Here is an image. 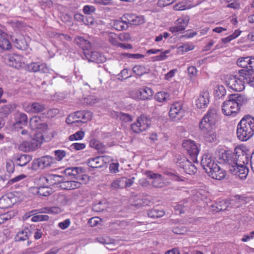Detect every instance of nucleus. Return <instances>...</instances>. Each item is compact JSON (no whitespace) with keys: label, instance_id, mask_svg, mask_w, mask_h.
<instances>
[{"label":"nucleus","instance_id":"nucleus-1","mask_svg":"<svg viewBox=\"0 0 254 254\" xmlns=\"http://www.w3.org/2000/svg\"><path fill=\"white\" fill-rule=\"evenodd\" d=\"M216 114L215 110H209L199 123V128L202 132L204 140L207 142H215L217 140L215 131Z\"/></svg>","mask_w":254,"mask_h":254},{"label":"nucleus","instance_id":"nucleus-2","mask_svg":"<svg viewBox=\"0 0 254 254\" xmlns=\"http://www.w3.org/2000/svg\"><path fill=\"white\" fill-rule=\"evenodd\" d=\"M201 165L207 174L213 179L221 180L225 177V171L221 168L210 154L202 156Z\"/></svg>","mask_w":254,"mask_h":254},{"label":"nucleus","instance_id":"nucleus-3","mask_svg":"<svg viewBox=\"0 0 254 254\" xmlns=\"http://www.w3.org/2000/svg\"><path fill=\"white\" fill-rule=\"evenodd\" d=\"M228 98L222 106V112L226 116L237 113L241 107L246 104L248 101L246 96L241 94H230Z\"/></svg>","mask_w":254,"mask_h":254},{"label":"nucleus","instance_id":"nucleus-4","mask_svg":"<svg viewBox=\"0 0 254 254\" xmlns=\"http://www.w3.org/2000/svg\"><path fill=\"white\" fill-rule=\"evenodd\" d=\"M251 155H248L241 148L236 147L234 153H230L229 151H225L219 155V160L226 164H239L245 165L248 164L250 160Z\"/></svg>","mask_w":254,"mask_h":254},{"label":"nucleus","instance_id":"nucleus-5","mask_svg":"<svg viewBox=\"0 0 254 254\" xmlns=\"http://www.w3.org/2000/svg\"><path fill=\"white\" fill-rule=\"evenodd\" d=\"M47 128L48 125L44 120L34 128L39 130V132L35 133L31 141L28 143L29 149L34 150L40 147L44 141H48L54 137V132H51L50 136H45L44 133Z\"/></svg>","mask_w":254,"mask_h":254},{"label":"nucleus","instance_id":"nucleus-6","mask_svg":"<svg viewBox=\"0 0 254 254\" xmlns=\"http://www.w3.org/2000/svg\"><path fill=\"white\" fill-rule=\"evenodd\" d=\"M239 75H227L225 78L226 85L234 91L240 92L243 91L245 87L244 78L242 76L241 73Z\"/></svg>","mask_w":254,"mask_h":254},{"label":"nucleus","instance_id":"nucleus-7","mask_svg":"<svg viewBox=\"0 0 254 254\" xmlns=\"http://www.w3.org/2000/svg\"><path fill=\"white\" fill-rule=\"evenodd\" d=\"M54 157L46 155L39 158L34 159L32 162L31 168L33 170L39 169H44L46 167L52 166L54 163Z\"/></svg>","mask_w":254,"mask_h":254},{"label":"nucleus","instance_id":"nucleus-8","mask_svg":"<svg viewBox=\"0 0 254 254\" xmlns=\"http://www.w3.org/2000/svg\"><path fill=\"white\" fill-rule=\"evenodd\" d=\"M185 111L181 103L177 102L172 105L169 111V117L172 121H179L183 117Z\"/></svg>","mask_w":254,"mask_h":254},{"label":"nucleus","instance_id":"nucleus-9","mask_svg":"<svg viewBox=\"0 0 254 254\" xmlns=\"http://www.w3.org/2000/svg\"><path fill=\"white\" fill-rule=\"evenodd\" d=\"M182 146L187 151V153L190 156L193 162L196 160L199 149L194 141L185 140L183 142Z\"/></svg>","mask_w":254,"mask_h":254},{"label":"nucleus","instance_id":"nucleus-10","mask_svg":"<svg viewBox=\"0 0 254 254\" xmlns=\"http://www.w3.org/2000/svg\"><path fill=\"white\" fill-rule=\"evenodd\" d=\"M234 164V165L227 164L229 171L233 175L239 176L241 179L246 178L249 172L248 168L245 165Z\"/></svg>","mask_w":254,"mask_h":254},{"label":"nucleus","instance_id":"nucleus-11","mask_svg":"<svg viewBox=\"0 0 254 254\" xmlns=\"http://www.w3.org/2000/svg\"><path fill=\"white\" fill-rule=\"evenodd\" d=\"M83 55L89 62L102 63L106 61L105 57L97 51H90L89 49L85 51Z\"/></svg>","mask_w":254,"mask_h":254},{"label":"nucleus","instance_id":"nucleus-12","mask_svg":"<svg viewBox=\"0 0 254 254\" xmlns=\"http://www.w3.org/2000/svg\"><path fill=\"white\" fill-rule=\"evenodd\" d=\"M148 127L149 124L147 123V119L142 116L138 118L136 122L131 125V129L135 133L142 132Z\"/></svg>","mask_w":254,"mask_h":254},{"label":"nucleus","instance_id":"nucleus-13","mask_svg":"<svg viewBox=\"0 0 254 254\" xmlns=\"http://www.w3.org/2000/svg\"><path fill=\"white\" fill-rule=\"evenodd\" d=\"M6 60L8 64L16 68L22 67L24 64L23 57L16 54L8 56Z\"/></svg>","mask_w":254,"mask_h":254},{"label":"nucleus","instance_id":"nucleus-14","mask_svg":"<svg viewBox=\"0 0 254 254\" xmlns=\"http://www.w3.org/2000/svg\"><path fill=\"white\" fill-rule=\"evenodd\" d=\"M30 38L28 36L19 35L17 38L13 39L14 46L18 49L26 50L27 49L29 45Z\"/></svg>","mask_w":254,"mask_h":254},{"label":"nucleus","instance_id":"nucleus-15","mask_svg":"<svg viewBox=\"0 0 254 254\" xmlns=\"http://www.w3.org/2000/svg\"><path fill=\"white\" fill-rule=\"evenodd\" d=\"M244 128L248 130L250 133H252V135L254 134V117L251 115H247L245 116L240 121Z\"/></svg>","mask_w":254,"mask_h":254},{"label":"nucleus","instance_id":"nucleus-16","mask_svg":"<svg viewBox=\"0 0 254 254\" xmlns=\"http://www.w3.org/2000/svg\"><path fill=\"white\" fill-rule=\"evenodd\" d=\"M123 19H125L127 25H138L144 23L143 18L137 16L134 14L126 13L123 16Z\"/></svg>","mask_w":254,"mask_h":254},{"label":"nucleus","instance_id":"nucleus-17","mask_svg":"<svg viewBox=\"0 0 254 254\" xmlns=\"http://www.w3.org/2000/svg\"><path fill=\"white\" fill-rule=\"evenodd\" d=\"M77 123H85L92 118V113L89 111L81 110L73 113Z\"/></svg>","mask_w":254,"mask_h":254},{"label":"nucleus","instance_id":"nucleus-18","mask_svg":"<svg viewBox=\"0 0 254 254\" xmlns=\"http://www.w3.org/2000/svg\"><path fill=\"white\" fill-rule=\"evenodd\" d=\"M237 135L238 139L243 141L249 140L253 136L252 133H249V131L240 123L237 125Z\"/></svg>","mask_w":254,"mask_h":254},{"label":"nucleus","instance_id":"nucleus-19","mask_svg":"<svg viewBox=\"0 0 254 254\" xmlns=\"http://www.w3.org/2000/svg\"><path fill=\"white\" fill-rule=\"evenodd\" d=\"M196 106L198 108H205L209 103V95L207 91L202 92L200 93L198 98L196 100Z\"/></svg>","mask_w":254,"mask_h":254},{"label":"nucleus","instance_id":"nucleus-20","mask_svg":"<svg viewBox=\"0 0 254 254\" xmlns=\"http://www.w3.org/2000/svg\"><path fill=\"white\" fill-rule=\"evenodd\" d=\"M12 194L7 193L2 196L0 198V208L6 209L13 206L15 202V199H13Z\"/></svg>","mask_w":254,"mask_h":254},{"label":"nucleus","instance_id":"nucleus-21","mask_svg":"<svg viewBox=\"0 0 254 254\" xmlns=\"http://www.w3.org/2000/svg\"><path fill=\"white\" fill-rule=\"evenodd\" d=\"M24 108L26 112L35 114L42 112L46 109L45 105L38 102L29 104L25 106Z\"/></svg>","mask_w":254,"mask_h":254},{"label":"nucleus","instance_id":"nucleus-22","mask_svg":"<svg viewBox=\"0 0 254 254\" xmlns=\"http://www.w3.org/2000/svg\"><path fill=\"white\" fill-rule=\"evenodd\" d=\"M104 157L105 156H98L89 158L86 162L87 164L90 168L92 169L101 168L105 164Z\"/></svg>","mask_w":254,"mask_h":254},{"label":"nucleus","instance_id":"nucleus-23","mask_svg":"<svg viewBox=\"0 0 254 254\" xmlns=\"http://www.w3.org/2000/svg\"><path fill=\"white\" fill-rule=\"evenodd\" d=\"M40 180L44 183L46 182L48 184L58 185L61 183L63 182L64 178L62 176L58 175H53L48 177H43L40 178Z\"/></svg>","mask_w":254,"mask_h":254},{"label":"nucleus","instance_id":"nucleus-24","mask_svg":"<svg viewBox=\"0 0 254 254\" xmlns=\"http://www.w3.org/2000/svg\"><path fill=\"white\" fill-rule=\"evenodd\" d=\"M244 78L245 82L251 86H254V70H248L247 69H242L239 71Z\"/></svg>","mask_w":254,"mask_h":254},{"label":"nucleus","instance_id":"nucleus-25","mask_svg":"<svg viewBox=\"0 0 254 254\" xmlns=\"http://www.w3.org/2000/svg\"><path fill=\"white\" fill-rule=\"evenodd\" d=\"M180 167L182 168L185 172L190 175L194 174L196 171V167L192 164L188 159L180 163Z\"/></svg>","mask_w":254,"mask_h":254},{"label":"nucleus","instance_id":"nucleus-26","mask_svg":"<svg viewBox=\"0 0 254 254\" xmlns=\"http://www.w3.org/2000/svg\"><path fill=\"white\" fill-rule=\"evenodd\" d=\"M148 178L152 179V184L155 188H162L164 186L165 183L163 181L161 175L156 173H151L148 174Z\"/></svg>","mask_w":254,"mask_h":254},{"label":"nucleus","instance_id":"nucleus-27","mask_svg":"<svg viewBox=\"0 0 254 254\" xmlns=\"http://www.w3.org/2000/svg\"><path fill=\"white\" fill-rule=\"evenodd\" d=\"M229 201L226 199L219 200L211 205L213 211L219 212L225 210L230 205Z\"/></svg>","mask_w":254,"mask_h":254},{"label":"nucleus","instance_id":"nucleus-28","mask_svg":"<svg viewBox=\"0 0 254 254\" xmlns=\"http://www.w3.org/2000/svg\"><path fill=\"white\" fill-rule=\"evenodd\" d=\"M27 68L29 71L33 72L40 71L43 73H47L48 71V68L44 64L32 63L28 65Z\"/></svg>","mask_w":254,"mask_h":254},{"label":"nucleus","instance_id":"nucleus-29","mask_svg":"<svg viewBox=\"0 0 254 254\" xmlns=\"http://www.w3.org/2000/svg\"><path fill=\"white\" fill-rule=\"evenodd\" d=\"M32 193L41 196H48L53 193L51 188L47 186L40 187L32 189Z\"/></svg>","mask_w":254,"mask_h":254},{"label":"nucleus","instance_id":"nucleus-30","mask_svg":"<svg viewBox=\"0 0 254 254\" xmlns=\"http://www.w3.org/2000/svg\"><path fill=\"white\" fill-rule=\"evenodd\" d=\"M0 48L9 50L11 48V44L7 38V35L3 31H0Z\"/></svg>","mask_w":254,"mask_h":254},{"label":"nucleus","instance_id":"nucleus-31","mask_svg":"<svg viewBox=\"0 0 254 254\" xmlns=\"http://www.w3.org/2000/svg\"><path fill=\"white\" fill-rule=\"evenodd\" d=\"M75 43L83 51V54L85 51L89 50L91 48V44L90 42L85 39L82 37H77L74 39Z\"/></svg>","mask_w":254,"mask_h":254},{"label":"nucleus","instance_id":"nucleus-32","mask_svg":"<svg viewBox=\"0 0 254 254\" xmlns=\"http://www.w3.org/2000/svg\"><path fill=\"white\" fill-rule=\"evenodd\" d=\"M112 26L118 31L126 30L128 27V25L127 24L125 19H123V16L121 17V20H114Z\"/></svg>","mask_w":254,"mask_h":254},{"label":"nucleus","instance_id":"nucleus-33","mask_svg":"<svg viewBox=\"0 0 254 254\" xmlns=\"http://www.w3.org/2000/svg\"><path fill=\"white\" fill-rule=\"evenodd\" d=\"M32 232L28 228H25L22 231L17 233L15 237V241L17 242L24 241L29 239L31 235Z\"/></svg>","mask_w":254,"mask_h":254},{"label":"nucleus","instance_id":"nucleus-34","mask_svg":"<svg viewBox=\"0 0 254 254\" xmlns=\"http://www.w3.org/2000/svg\"><path fill=\"white\" fill-rule=\"evenodd\" d=\"M27 116L24 113H20L18 115L16 119V122L14 123L13 127L14 128L19 127L21 128L22 126L26 125L27 123Z\"/></svg>","mask_w":254,"mask_h":254},{"label":"nucleus","instance_id":"nucleus-35","mask_svg":"<svg viewBox=\"0 0 254 254\" xmlns=\"http://www.w3.org/2000/svg\"><path fill=\"white\" fill-rule=\"evenodd\" d=\"M17 165L24 166L28 163L32 159V156L26 154H21L15 157Z\"/></svg>","mask_w":254,"mask_h":254},{"label":"nucleus","instance_id":"nucleus-36","mask_svg":"<svg viewBox=\"0 0 254 254\" xmlns=\"http://www.w3.org/2000/svg\"><path fill=\"white\" fill-rule=\"evenodd\" d=\"M89 145L91 147L96 149L101 153H104L106 152L105 145L98 140L92 139L89 142Z\"/></svg>","mask_w":254,"mask_h":254},{"label":"nucleus","instance_id":"nucleus-37","mask_svg":"<svg viewBox=\"0 0 254 254\" xmlns=\"http://www.w3.org/2000/svg\"><path fill=\"white\" fill-rule=\"evenodd\" d=\"M81 183L75 180H66L64 178V190H74L80 187Z\"/></svg>","mask_w":254,"mask_h":254},{"label":"nucleus","instance_id":"nucleus-38","mask_svg":"<svg viewBox=\"0 0 254 254\" xmlns=\"http://www.w3.org/2000/svg\"><path fill=\"white\" fill-rule=\"evenodd\" d=\"M164 214L165 212L163 210H160L157 208L149 210L147 212L148 217L151 218H160L164 216Z\"/></svg>","mask_w":254,"mask_h":254},{"label":"nucleus","instance_id":"nucleus-39","mask_svg":"<svg viewBox=\"0 0 254 254\" xmlns=\"http://www.w3.org/2000/svg\"><path fill=\"white\" fill-rule=\"evenodd\" d=\"M189 20L187 18H179L176 22V27L179 32L184 30L188 25Z\"/></svg>","mask_w":254,"mask_h":254},{"label":"nucleus","instance_id":"nucleus-40","mask_svg":"<svg viewBox=\"0 0 254 254\" xmlns=\"http://www.w3.org/2000/svg\"><path fill=\"white\" fill-rule=\"evenodd\" d=\"M75 17H82V22L85 25H92L94 23V18L90 15L84 16L80 13H76Z\"/></svg>","mask_w":254,"mask_h":254},{"label":"nucleus","instance_id":"nucleus-41","mask_svg":"<svg viewBox=\"0 0 254 254\" xmlns=\"http://www.w3.org/2000/svg\"><path fill=\"white\" fill-rule=\"evenodd\" d=\"M132 71L138 76L147 73L148 72L144 66L141 65H136L132 68Z\"/></svg>","mask_w":254,"mask_h":254},{"label":"nucleus","instance_id":"nucleus-42","mask_svg":"<svg viewBox=\"0 0 254 254\" xmlns=\"http://www.w3.org/2000/svg\"><path fill=\"white\" fill-rule=\"evenodd\" d=\"M169 94L165 92H159L155 95V99L156 101L159 102L167 101L169 99Z\"/></svg>","mask_w":254,"mask_h":254},{"label":"nucleus","instance_id":"nucleus-43","mask_svg":"<svg viewBox=\"0 0 254 254\" xmlns=\"http://www.w3.org/2000/svg\"><path fill=\"white\" fill-rule=\"evenodd\" d=\"M142 100H147L150 99L153 95V90L149 87L141 88Z\"/></svg>","mask_w":254,"mask_h":254},{"label":"nucleus","instance_id":"nucleus-44","mask_svg":"<svg viewBox=\"0 0 254 254\" xmlns=\"http://www.w3.org/2000/svg\"><path fill=\"white\" fill-rule=\"evenodd\" d=\"M250 57H243L239 59L237 61V64L240 67H242L243 69L249 68V62L250 61Z\"/></svg>","mask_w":254,"mask_h":254},{"label":"nucleus","instance_id":"nucleus-45","mask_svg":"<svg viewBox=\"0 0 254 254\" xmlns=\"http://www.w3.org/2000/svg\"><path fill=\"white\" fill-rule=\"evenodd\" d=\"M43 117L34 116L30 119V125L31 127L34 129L35 127H37L38 125L43 121Z\"/></svg>","mask_w":254,"mask_h":254},{"label":"nucleus","instance_id":"nucleus-46","mask_svg":"<svg viewBox=\"0 0 254 254\" xmlns=\"http://www.w3.org/2000/svg\"><path fill=\"white\" fill-rule=\"evenodd\" d=\"M115 116L125 122H129L132 121L130 115L122 112H115Z\"/></svg>","mask_w":254,"mask_h":254},{"label":"nucleus","instance_id":"nucleus-47","mask_svg":"<svg viewBox=\"0 0 254 254\" xmlns=\"http://www.w3.org/2000/svg\"><path fill=\"white\" fill-rule=\"evenodd\" d=\"M84 136V132L82 130H79L76 132L75 133L70 135L69 137V140L70 141L80 140L82 139Z\"/></svg>","mask_w":254,"mask_h":254},{"label":"nucleus","instance_id":"nucleus-48","mask_svg":"<svg viewBox=\"0 0 254 254\" xmlns=\"http://www.w3.org/2000/svg\"><path fill=\"white\" fill-rule=\"evenodd\" d=\"M49 219V217L47 215H36L35 214L31 218L33 222H39L43 221H47Z\"/></svg>","mask_w":254,"mask_h":254},{"label":"nucleus","instance_id":"nucleus-49","mask_svg":"<svg viewBox=\"0 0 254 254\" xmlns=\"http://www.w3.org/2000/svg\"><path fill=\"white\" fill-rule=\"evenodd\" d=\"M55 157H54V163L56 164L57 161H61L64 158V150H57L54 151Z\"/></svg>","mask_w":254,"mask_h":254},{"label":"nucleus","instance_id":"nucleus-50","mask_svg":"<svg viewBox=\"0 0 254 254\" xmlns=\"http://www.w3.org/2000/svg\"><path fill=\"white\" fill-rule=\"evenodd\" d=\"M226 93V90L223 86H218L216 90L215 95L218 98H221L224 97Z\"/></svg>","mask_w":254,"mask_h":254},{"label":"nucleus","instance_id":"nucleus-51","mask_svg":"<svg viewBox=\"0 0 254 254\" xmlns=\"http://www.w3.org/2000/svg\"><path fill=\"white\" fill-rule=\"evenodd\" d=\"M108 41L110 43L114 46H118L119 43H118L117 40V35L113 32H108Z\"/></svg>","mask_w":254,"mask_h":254},{"label":"nucleus","instance_id":"nucleus-52","mask_svg":"<svg viewBox=\"0 0 254 254\" xmlns=\"http://www.w3.org/2000/svg\"><path fill=\"white\" fill-rule=\"evenodd\" d=\"M194 48V46L193 45L185 44L180 46L178 48V50L179 51H182V53H184L193 50Z\"/></svg>","mask_w":254,"mask_h":254},{"label":"nucleus","instance_id":"nucleus-53","mask_svg":"<svg viewBox=\"0 0 254 254\" xmlns=\"http://www.w3.org/2000/svg\"><path fill=\"white\" fill-rule=\"evenodd\" d=\"M15 165L14 162L11 160H8L6 162V171L9 173H12L14 171Z\"/></svg>","mask_w":254,"mask_h":254},{"label":"nucleus","instance_id":"nucleus-54","mask_svg":"<svg viewBox=\"0 0 254 254\" xmlns=\"http://www.w3.org/2000/svg\"><path fill=\"white\" fill-rule=\"evenodd\" d=\"M44 209L46 210V212L54 214H59L62 211L60 207L57 206L52 207H45Z\"/></svg>","mask_w":254,"mask_h":254},{"label":"nucleus","instance_id":"nucleus-55","mask_svg":"<svg viewBox=\"0 0 254 254\" xmlns=\"http://www.w3.org/2000/svg\"><path fill=\"white\" fill-rule=\"evenodd\" d=\"M85 147L86 144L83 143H74L70 146L71 149H74L76 151L82 150L84 149Z\"/></svg>","mask_w":254,"mask_h":254},{"label":"nucleus","instance_id":"nucleus-56","mask_svg":"<svg viewBox=\"0 0 254 254\" xmlns=\"http://www.w3.org/2000/svg\"><path fill=\"white\" fill-rule=\"evenodd\" d=\"M76 181L81 183L86 184L89 181V176L86 174H79L76 177Z\"/></svg>","mask_w":254,"mask_h":254},{"label":"nucleus","instance_id":"nucleus-57","mask_svg":"<svg viewBox=\"0 0 254 254\" xmlns=\"http://www.w3.org/2000/svg\"><path fill=\"white\" fill-rule=\"evenodd\" d=\"M128 70L127 68L123 69L121 72L118 74L119 79L122 80L123 78L127 79L131 76L132 75H128Z\"/></svg>","mask_w":254,"mask_h":254},{"label":"nucleus","instance_id":"nucleus-58","mask_svg":"<svg viewBox=\"0 0 254 254\" xmlns=\"http://www.w3.org/2000/svg\"><path fill=\"white\" fill-rule=\"evenodd\" d=\"M26 177V175L21 174V175H18V176L12 178V179H9L8 181L7 185H8V186L10 185L15 182H18V181L25 178Z\"/></svg>","mask_w":254,"mask_h":254},{"label":"nucleus","instance_id":"nucleus-59","mask_svg":"<svg viewBox=\"0 0 254 254\" xmlns=\"http://www.w3.org/2000/svg\"><path fill=\"white\" fill-rule=\"evenodd\" d=\"M59 111L57 109H52L49 110L46 113H44V115L46 116L47 118H53L56 115L59 113Z\"/></svg>","mask_w":254,"mask_h":254},{"label":"nucleus","instance_id":"nucleus-60","mask_svg":"<svg viewBox=\"0 0 254 254\" xmlns=\"http://www.w3.org/2000/svg\"><path fill=\"white\" fill-rule=\"evenodd\" d=\"M166 174L170 177V178L174 181H184L179 176H178L177 174H176L175 173L169 172V171H166Z\"/></svg>","mask_w":254,"mask_h":254},{"label":"nucleus","instance_id":"nucleus-61","mask_svg":"<svg viewBox=\"0 0 254 254\" xmlns=\"http://www.w3.org/2000/svg\"><path fill=\"white\" fill-rule=\"evenodd\" d=\"M96 240L99 243L101 244H107L108 245L112 244L111 240L108 237H98L96 238Z\"/></svg>","mask_w":254,"mask_h":254},{"label":"nucleus","instance_id":"nucleus-62","mask_svg":"<svg viewBox=\"0 0 254 254\" xmlns=\"http://www.w3.org/2000/svg\"><path fill=\"white\" fill-rule=\"evenodd\" d=\"M72 176L73 179L76 180V177H77L79 174L83 172V168L81 167H72Z\"/></svg>","mask_w":254,"mask_h":254},{"label":"nucleus","instance_id":"nucleus-63","mask_svg":"<svg viewBox=\"0 0 254 254\" xmlns=\"http://www.w3.org/2000/svg\"><path fill=\"white\" fill-rule=\"evenodd\" d=\"M95 8L93 6L86 5L84 6L83 9V12L87 15H90L91 13L94 12Z\"/></svg>","mask_w":254,"mask_h":254},{"label":"nucleus","instance_id":"nucleus-64","mask_svg":"<svg viewBox=\"0 0 254 254\" xmlns=\"http://www.w3.org/2000/svg\"><path fill=\"white\" fill-rule=\"evenodd\" d=\"M76 119L73 113L69 115L66 119V123L67 124H72L77 123V121H76Z\"/></svg>","mask_w":254,"mask_h":254}]
</instances>
